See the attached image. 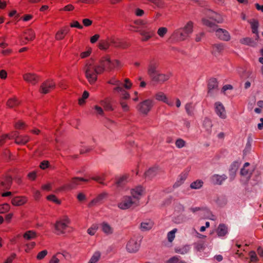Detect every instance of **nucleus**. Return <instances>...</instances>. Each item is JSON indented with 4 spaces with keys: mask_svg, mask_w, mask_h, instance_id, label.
<instances>
[{
    "mask_svg": "<svg viewBox=\"0 0 263 263\" xmlns=\"http://www.w3.org/2000/svg\"><path fill=\"white\" fill-rule=\"evenodd\" d=\"M121 66L118 60L111 61L109 56L102 57L98 65H95L92 61L88 62L85 67L86 78L90 84H94L97 80V75L105 70L110 71Z\"/></svg>",
    "mask_w": 263,
    "mask_h": 263,
    "instance_id": "f257e3e1",
    "label": "nucleus"
},
{
    "mask_svg": "<svg viewBox=\"0 0 263 263\" xmlns=\"http://www.w3.org/2000/svg\"><path fill=\"white\" fill-rule=\"evenodd\" d=\"M159 66L158 63L151 60L147 66V74L151 81L155 84H162L168 81L172 75L170 73H161L157 69Z\"/></svg>",
    "mask_w": 263,
    "mask_h": 263,
    "instance_id": "f03ea898",
    "label": "nucleus"
},
{
    "mask_svg": "<svg viewBox=\"0 0 263 263\" xmlns=\"http://www.w3.org/2000/svg\"><path fill=\"white\" fill-rule=\"evenodd\" d=\"M193 23L191 21L187 23L183 28H179L174 31L171 38L176 41H184L186 40L193 32Z\"/></svg>",
    "mask_w": 263,
    "mask_h": 263,
    "instance_id": "7ed1b4c3",
    "label": "nucleus"
},
{
    "mask_svg": "<svg viewBox=\"0 0 263 263\" xmlns=\"http://www.w3.org/2000/svg\"><path fill=\"white\" fill-rule=\"evenodd\" d=\"M70 220L67 216L57 221L54 224V233L57 235L65 234L69 229Z\"/></svg>",
    "mask_w": 263,
    "mask_h": 263,
    "instance_id": "20e7f679",
    "label": "nucleus"
},
{
    "mask_svg": "<svg viewBox=\"0 0 263 263\" xmlns=\"http://www.w3.org/2000/svg\"><path fill=\"white\" fill-rule=\"evenodd\" d=\"M139 204V201L135 200L130 196H124L118 203V207L122 210H126L130 208H135Z\"/></svg>",
    "mask_w": 263,
    "mask_h": 263,
    "instance_id": "39448f33",
    "label": "nucleus"
},
{
    "mask_svg": "<svg viewBox=\"0 0 263 263\" xmlns=\"http://www.w3.org/2000/svg\"><path fill=\"white\" fill-rule=\"evenodd\" d=\"M88 179H85L81 177H74L72 178L70 182L66 183L60 187L58 189V191H70L76 189L78 185L81 184V182L82 181L88 182Z\"/></svg>",
    "mask_w": 263,
    "mask_h": 263,
    "instance_id": "423d86ee",
    "label": "nucleus"
},
{
    "mask_svg": "<svg viewBox=\"0 0 263 263\" xmlns=\"http://www.w3.org/2000/svg\"><path fill=\"white\" fill-rule=\"evenodd\" d=\"M153 106V101L150 99L145 100L137 106V109L141 114L146 115Z\"/></svg>",
    "mask_w": 263,
    "mask_h": 263,
    "instance_id": "0eeeda50",
    "label": "nucleus"
},
{
    "mask_svg": "<svg viewBox=\"0 0 263 263\" xmlns=\"http://www.w3.org/2000/svg\"><path fill=\"white\" fill-rule=\"evenodd\" d=\"M214 109L216 115L220 118L225 119L227 118V113L225 107L220 102H216L214 104Z\"/></svg>",
    "mask_w": 263,
    "mask_h": 263,
    "instance_id": "6e6552de",
    "label": "nucleus"
},
{
    "mask_svg": "<svg viewBox=\"0 0 263 263\" xmlns=\"http://www.w3.org/2000/svg\"><path fill=\"white\" fill-rule=\"evenodd\" d=\"M55 84L52 80H47L41 86L40 92L42 93H47L55 88Z\"/></svg>",
    "mask_w": 263,
    "mask_h": 263,
    "instance_id": "1a4fd4ad",
    "label": "nucleus"
},
{
    "mask_svg": "<svg viewBox=\"0 0 263 263\" xmlns=\"http://www.w3.org/2000/svg\"><path fill=\"white\" fill-rule=\"evenodd\" d=\"M12 178L9 176L0 178V190L9 189L11 185Z\"/></svg>",
    "mask_w": 263,
    "mask_h": 263,
    "instance_id": "9d476101",
    "label": "nucleus"
},
{
    "mask_svg": "<svg viewBox=\"0 0 263 263\" xmlns=\"http://www.w3.org/2000/svg\"><path fill=\"white\" fill-rule=\"evenodd\" d=\"M215 31L216 36L220 40L225 41H228L230 40V35L226 30L219 28L216 29Z\"/></svg>",
    "mask_w": 263,
    "mask_h": 263,
    "instance_id": "9b49d317",
    "label": "nucleus"
},
{
    "mask_svg": "<svg viewBox=\"0 0 263 263\" xmlns=\"http://www.w3.org/2000/svg\"><path fill=\"white\" fill-rule=\"evenodd\" d=\"M139 246V244L137 241L133 239H131L127 243L126 249L129 253H135L138 250Z\"/></svg>",
    "mask_w": 263,
    "mask_h": 263,
    "instance_id": "f8f14e48",
    "label": "nucleus"
},
{
    "mask_svg": "<svg viewBox=\"0 0 263 263\" xmlns=\"http://www.w3.org/2000/svg\"><path fill=\"white\" fill-rule=\"evenodd\" d=\"M144 189L142 186H138L135 187L134 189H133L131 190V194L132 195V197L135 200H137L139 201V199L142 194L143 193Z\"/></svg>",
    "mask_w": 263,
    "mask_h": 263,
    "instance_id": "ddd939ff",
    "label": "nucleus"
},
{
    "mask_svg": "<svg viewBox=\"0 0 263 263\" xmlns=\"http://www.w3.org/2000/svg\"><path fill=\"white\" fill-rule=\"evenodd\" d=\"M24 80L32 84H35L39 81V78L35 74L27 73L23 75Z\"/></svg>",
    "mask_w": 263,
    "mask_h": 263,
    "instance_id": "4468645a",
    "label": "nucleus"
},
{
    "mask_svg": "<svg viewBox=\"0 0 263 263\" xmlns=\"http://www.w3.org/2000/svg\"><path fill=\"white\" fill-rule=\"evenodd\" d=\"M114 92H117L120 95L121 100H127L130 98L129 93L125 90L122 86L115 87L113 89Z\"/></svg>",
    "mask_w": 263,
    "mask_h": 263,
    "instance_id": "2eb2a0df",
    "label": "nucleus"
},
{
    "mask_svg": "<svg viewBox=\"0 0 263 263\" xmlns=\"http://www.w3.org/2000/svg\"><path fill=\"white\" fill-rule=\"evenodd\" d=\"M16 135L14 136L13 138L15 139V143L17 144L24 145L28 142L30 140V138L27 135H17V132H14Z\"/></svg>",
    "mask_w": 263,
    "mask_h": 263,
    "instance_id": "dca6fc26",
    "label": "nucleus"
},
{
    "mask_svg": "<svg viewBox=\"0 0 263 263\" xmlns=\"http://www.w3.org/2000/svg\"><path fill=\"white\" fill-rule=\"evenodd\" d=\"M139 33L142 36L141 41L143 42H146L148 41L155 35V31L153 30L146 31L141 29Z\"/></svg>",
    "mask_w": 263,
    "mask_h": 263,
    "instance_id": "f3484780",
    "label": "nucleus"
},
{
    "mask_svg": "<svg viewBox=\"0 0 263 263\" xmlns=\"http://www.w3.org/2000/svg\"><path fill=\"white\" fill-rule=\"evenodd\" d=\"M107 193H102L98 195L95 198L93 199L89 203V206L91 207L102 203L103 199L107 197Z\"/></svg>",
    "mask_w": 263,
    "mask_h": 263,
    "instance_id": "a211bd4d",
    "label": "nucleus"
},
{
    "mask_svg": "<svg viewBox=\"0 0 263 263\" xmlns=\"http://www.w3.org/2000/svg\"><path fill=\"white\" fill-rule=\"evenodd\" d=\"M155 99L158 101H162L167 104L168 106H173L174 105L173 102L168 100L166 96L162 92L157 93L155 95Z\"/></svg>",
    "mask_w": 263,
    "mask_h": 263,
    "instance_id": "6ab92c4d",
    "label": "nucleus"
},
{
    "mask_svg": "<svg viewBox=\"0 0 263 263\" xmlns=\"http://www.w3.org/2000/svg\"><path fill=\"white\" fill-rule=\"evenodd\" d=\"M227 179V176L226 175H219L215 174L211 177V180L213 184L217 185H221L222 182Z\"/></svg>",
    "mask_w": 263,
    "mask_h": 263,
    "instance_id": "aec40b11",
    "label": "nucleus"
},
{
    "mask_svg": "<svg viewBox=\"0 0 263 263\" xmlns=\"http://www.w3.org/2000/svg\"><path fill=\"white\" fill-rule=\"evenodd\" d=\"M218 87V83L216 78H211L209 80L208 87V93L212 94L213 90H217Z\"/></svg>",
    "mask_w": 263,
    "mask_h": 263,
    "instance_id": "412c9836",
    "label": "nucleus"
},
{
    "mask_svg": "<svg viewBox=\"0 0 263 263\" xmlns=\"http://www.w3.org/2000/svg\"><path fill=\"white\" fill-rule=\"evenodd\" d=\"M27 198L25 196L15 197L11 200L12 204L14 206H21L26 203Z\"/></svg>",
    "mask_w": 263,
    "mask_h": 263,
    "instance_id": "4be33fe9",
    "label": "nucleus"
},
{
    "mask_svg": "<svg viewBox=\"0 0 263 263\" xmlns=\"http://www.w3.org/2000/svg\"><path fill=\"white\" fill-rule=\"evenodd\" d=\"M216 233L218 237H224L228 233V227L224 224L221 223L218 226Z\"/></svg>",
    "mask_w": 263,
    "mask_h": 263,
    "instance_id": "5701e85b",
    "label": "nucleus"
},
{
    "mask_svg": "<svg viewBox=\"0 0 263 263\" xmlns=\"http://www.w3.org/2000/svg\"><path fill=\"white\" fill-rule=\"evenodd\" d=\"M69 29L68 27H64L59 30L55 34V38L57 40H63L65 35L69 32Z\"/></svg>",
    "mask_w": 263,
    "mask_h": 263,
    "instance_id": "b1692460",
    "label": "nucleus"
},
{
    "mask_svg": "<svg viewBox=\"0 0 263 263\" xmlns=\"http://www.w3.org/2000/svg\"><path fill=\"white\" fill-rule=\"evenodd\" d=\"M101 227L102 232L106 235H111L114 232V229L106 222L101 223Z\"/></svg>",
    "mask_w": 263,
    "mask_h": 263,
    "instance_id": "393cba45",
    "label": "nucleus"
},
{
    "mask_svg": "<svg viewBox=\"0 0 263 263\" xmlns=\"http://www.w3.org/2000/svg\"><path fill=\"white\" fill-rule=\"evenodd\" d=\"M35 36L34 31L31 29H28L24 31V38L27 41L33 40Z\"/></svg>",
    "mask_w": 263,
    "mask_h": 263,
    "instance_id": "a878e982",
    "label": "nucleus"
},
{
    "mask_svg": "<svg viewBox=\"0 0 263 263\" xmlns=\"http://www.w3.org/2000/svg\"><path fill=\"white\" fill-rule=\"evenodd\" d=\"M100 104L104 109L107 111H112L114 108L112 106L110 101L108 99H105L100 102Z\"/></svg>",
    "mask_w": 263,
    "mask_h": 263,
    "instance_id": "bb28decb",
    "label": "nucleus"
},
{
    "mask_svg": "<svg viewBox=\"0 0 263 263\" xmlns=\"http://www.w3.org/2000/svg\"><path fill=\"white\" fill-rule=\"evenodd\" d=\"M250 166L249 162H246L243 165V168H241L240 174L242 176L250 177L252 174V170L249 169L248 167Z\"/></svg>",
    "mask_w": 263,
    "mask_h": 263,
    "instance_id": "cd10ccee",
    "label": "nucleus"
},
{
    "mask_svg": "<svg viewBox=\"0 0 263 263\" xmlns=\"http://www.w3.org/2000/svg\"><path fill=\"white\" fill-rule=\"evenodd\" d=\"M36 237V232L32 230L27 231L23 234V238L27 240L35 239Z\"/></svg>",
    "mask_w": 263,
    "mask_h": 263,
    "instance_id": "c85d7f7f",
    "label": "nucleus"
},
{
    "mask_svg": "<svg viewBox=\"0 0 263 263\" xmlns=\"http://www.w3.org/2000/svg\"><path fill=\"white\" fill-rule=\"evenodd\" d=\"M15 135V133H12L11 134H5L1 136L0 137V146H3L7 139H13Z\"/></svg>",
    "mask_w": 263,
    "mask_h": 263,
    "instance_id": "c756f323",
    "label": "nucleus"
},
{
    "mask_svg": "<svg viewBox=\"0 0 263 263\" xmlns=\"http://www.w3.org/2000/svg\"><path fill=\"white\" fill-rule=\"evenodd\" d=\"M157 171V169L155 167L149 168L144 173L145 178L148 179L152 178L156 175Z\"/></svg>",
    "mask_w": 263,
    "mask_h": 263,
    "instance_id": "7c9ffc66",
    "label": "nucleus"
},
{
    "mask_svg": "<svg viewBox=\"0 0 263 263\" xmlns=\"http://www.w3.org/2000/svg\"><path fill=\"white\" fill-rule=\"evenodd\" d=\"M202 22L203 25L212 29V30H210V31L216 29L217 26L213 22L206 18H203Z\"/></svg>",
    "mask_w": 263,
    "mask_h": 263,
    "instance_id": "2f4dec72",
    "label": "nucleus"
},
{
    "mask_svg": "<svg viewBox=\"0 0 263 263\" xmlns=\"http://www.w3.org/2000/svg\"><path fill=\"white\" fill-rule=\"evenodd\" d=\"M101 253L100 251H96L91 257L88 263H97L101 258Z\"/></svg>",
    "mask_w": 263,
    "mask_h": 263,
    "instance_id": "473e14b6",
    "label": "nucleus"
},
{
    "mask_svg": "<svg viewBox=\"0 0 263 263\" xmlns=\"http://www.w3.org/2000/svg\"><path fill=\"white\" fill-rule=\"evenodd\" d=\"M188 174L187 172H183L179 175V179L174 185V186L177 187L181 185L186 179Z\"/></svg>",
    "mask_w": 263,
    "mask_h": 263,
    "instance_id": "72a5a7b5",
    "label": "nucleus"
},
{
    "mask_svg": "<svg viewBox=\"0 0 263 263\" xmlns=\"http://www.w3.org/2000/svg\"><path fill=\"white\" fill-rule=\"evenodd\" d=\"M153 226V222L149 220L146 222H143L141 223V229L143 231H147L152 228Z\"/></svg>",
    "mask_w": 263,
    "mask_h": 263,
    "instance_id": "f704fd0d",
    "label": "nucleus"
},
{
    "mask_svg": "<svg viewBox=\"0 0 263 263\" xmlns=\"http://www.w3.org/2000/svg\"><path fill=\"white\" fill-rule=\"evenodd\" d=\"M240 43L251 46H253L255 44L254 41L250 37L242 38L240 40Z\"/></svg>",
    "mask_w": 263,
    "mask_h": 263,
    "instance_id": "c9c22d12",
    "label": "nucleus"
},
{
    "mask_svg": "<svg viewBox=\"0 0 263 263\" xmlns=\"http://www.w3.org/2000/svg\"><path fill=\"white\" fill-rule=\"evenodd\" d=\"M203 182L201 180H197L190 184V187L193 189H199L203 185Z\"/></svg>",
    "mask_w": 263,
    "mask_h": 263,
    "instance_id": "e433bc0d",
    "label": "nucleus"
},
{
    "mask_svg": "<svg viewBox=\"0 0 263 263\" xmlns=\"http://www.w3.org/2000/svg\"><path fill=\"white\" fill-rule=\"evenodd\" d=\"M19 103L18 100L15 97H14L9 99L7 104L9 107H13L18 105Z\"/></svg>",
    "mask_w": 263,
    "mask_h": 263,
    "instance_id": "4c0bfd02",
    "label": "nucleus"
},
{
    "mask_svg": "<svg viewBox=\"0 0 263 263\" xmlns=\"http://www.w3.org/2000/svg\"><path fill=\"white\" fill-rule=\"evenodd\" d=\"M250 24L251 25L252 31L253 33L256 34L258 35V22L256 20H253L250 22Z\"/></svg>",
    "mask_w": 263,
    "mask_h": 263,
    "instance_id": "58836bf2",
    "label": "nucleus"
},
{
    "mask_svg": "<svg viewBox=\"0 0 263 263\" xmlns=\"http://www.w3.org/2000/svg\"><path fill=\"white\" fill-rule=\"evenodd\" d=\"M89 97V92L87 91H84L82 97L79 100V104L82 105L85 103V100Z\"/></svg>",
    "mask_w": 263,
    "mask_h": 263,
    "instance_id": "ea45409f",
    "label": "nucleus"
},
{
    "mask_svg": "<svg viewBox=\"0 0 263 263\" xmlns=\"http://www.w3.org/2000/svg\"><path fill=\"white\" fill-rule=\"evenodd\" d=\"M98 228V227L97 224H93L91 227L88 229L87 233L91 236L94 235L96 233Z\"/></svg>",
    "mask_w": 263,
    "mask_h": 263,
    "instance_id": "a19ab883",
    "label": "nucleus"
},
{
    "mask_svg": "<svg viewBox=\"0 0 263 263\" xmlns=\"http://www.w3.org/2000/svg\"><path fill=\"white\" fill-rule=\"evenodd\" d=\"M91 52H92L91 48L90 47H88L87 48L86 51L82 52L80 54V56L81 59H84V58H87L90 55Z\"/></svg>",
    "mask_w": 263,
    "mask_h": 263,
    "instance_id": "79ce46f5",
    "label": "nucleus"
},
{
    "mask_svg": "<svg viewBox=\"0 0 263 263\" xmlns=\"http://www.w3.org/2000/svg\"><path fill=\"white\" fill-rule=\"evenodd\" d=\"M177 231L176 229H174L171 231L169 232L167 234V237L168 241L172 242V241L174 240L175 236V233Z\"/></svg>",
    "mask_w": 263,
    "mask_h": 263,
    "instance_id": "37998d69",
    "label": "nucleus"
},
{
    "mask_svg": "<svg viewBox=\"0 0 263 263\" xmlns=\"http://www.w3.org/2000/svg\"><path fill=\"white\" fill-rule=\"evenodd\" d=\"M109 84L116 86V87L122 86V84L119 80H116L115 78H112L107 82Z\"/></svg>",
    "mask_w": 263,
    "mask_h": 263,
    "instance_id": "c03bdc74",
    "label": "nucleus"
},
{
    "mask_svg": "<svg viewBox=\"0 0 263 263\" xmlns=\"http://www.w3.org/2000/svg\"><path fill=\"white\" fill-rule=\"evenodd\" d=\"M175 145L179 148H182L185 145V141L181 138H179L176 141Z\"/></svg>",
    "mask_w": 263,
    "mask_h": 263,
    "instance_id": "a18cd8bd",
    "label": "nucleus"
},
{
    "mask_svg": "<svg viewBox=\"0 0 263 263\" xmlns=\"http://www.w3.org/2000/svg\"><path fill=\"white\" fill-rule=\"evenodd\" d=\"M10 209V205L8 203H4L0 205V213H5Z\"/></svg>",
    "mask_w": 263,
    "mask_h": 263,
    "instance_id": "49530a36",
    "label": "nucleus"
},
{
    "mask_svg": "<svg viewBox=\"0 0 263 263\" xmlns=\"http://www.w3.org/2000/svg\"><path fill=\"white\" fill-rule=\"evenodd\" d=\"M148 1L155 4L156 6L159 8H162L164 6V3L163 0H147Z\"/></svg>",
    "mask_w": 263,
    "mask_h": 263,
    "instance_id": "de8ad7c7",
    "label": "nucleus"
},
{
    "mask_svg": "<svg viewBox=\"0 0 263 263\" xmlns=\"http://www.w3.org/2000/svg\"><path fill=\"white\" fill-rule=\"evenodd\" d=\"M167 32V29L166 27H160L158 29L157 33L161 37H163Z\"/></svg>",
    "mask_w": 263,
    "mask_h": 263,
    "instance_id": "09e8293b",
    "label": "nucleus"
},
{
    "mask_svg": "<svg viewBox=\"0 0 263 263\" xmlns=\"http://www.w3.org/2000/svg\"><path fill=\"white\" fill-rule=\"evenodd\" d=\"M47 200L51 201L57 204H60L61 203V201L54 195H50L48 196L47 197Z\"/></svg>",
    "mask_w": 263,
    "mask_h": 263,
    "instance_id": "8fccbe9b",
    "label": "nucleus"
},
{
    "mask_svg": "<svg viewBox=\"0 0 263 263\" xmlns=\"http://www.w3.org/2000/svg\"><path fill=\"white\" fill-rule=\"evenodd\" d=\"M249 256L250 260L252 262H256L258 261V258L255 252L252 251L249 252Z\"/></svg>",
    "mask_w": 263,
    "mask_h": 263,
    "instance_id": "3c124183",
    "label": "nucleus"
},
{
    "mask_svg": "<svg viewBox=\"0 0 263 263\" xmlns=\"http://www.w3.org/2000/svg\"><path fill=\"white\" fill-rule=\"evenodd\" d=\"M180 258V257L179 256H174L168 259L166 263H178Z\"/></svg>",
    "mask_w": 263,
    "mask_h": 263,
    "instance_id": "603ef678",
    "label": "nucleus"
},
{
    "mask_svg": "<svg viewBox=\"0 0 263 263\" xmlns=\"http://www.w3.org/2000/svg\"><path fill=\"white\" fill-rule=\"evenodd\" d=\"M47 253L48 252L46 250H44L40 252L36 256L37 259L41 260L43 259L47 255Z\"/></svg>",
    "mask_w": 263,
    "mask_h": 263,
    "instance_id": "864d4df0",
    "label": "nucleus"
},
{
    "mask_svg": "<svg viewBox=\"0 0 263 263\" xmlns=\"http://www.w3.org/2000/svg\"><path fill=\"white\" fill-rule=\"evenodd\" d=\"M128 29L130 31L139 32H140V30H141V29H140V28L139 26L135 25L134 24V25H130L128 26Z\"/></svg>",
    "mask_w": 263,
    "mask_h": 263,
    "instance_id": "5fc2aeb1",
    "label": "nucleus"
},
{
    "mask_svg": "<svg viewBox=\"0 0 263 263\" xmlns=\"http://www.w3.org/2000/svg\"><path fill=\"white\" fill-rule=\"evenodd\" d=\"M70 26L72 28H77L79 29H83V27L77 21H74L70 23Z\"/></svg>",
    "mask_w": 263,
    "mask_h": 263,
    "instance_id": "6e6d98bb",
    "label": "nucleus"
},
{
    "mask_svg": "<svg viewBox=\"0 0 263 263\" xmlns=\"http://www.w3.org/2000/svg\"><path fill=\"white\" fill-rule=\"evenodd\" d=\"M120 104L124 111H128L129 110V107L125 102L121 100L120 101Z\"/></svg>",
    "mask_w": 263,
    "mask_h": 263,
    "instance_id": "4d7b16f0",
    "label": "nucleus"
},
{
    "mask_svg": "<svg viewBox=\"0 0 263 263\" xmlns=\"http://www.w3.org/2000/svg\"><path fill=\"white\" fill-rule=\"evenodd\" d=\"M124 82H125V84H124L123 86L125 89H129L132 88L133 84L131 82V81L129 80V79H128V78L125 79L124 80Z\"/></svg>",
    "mask_w": 263,
    "mask_h": 263,
    "instance_id": "13d9d810",
    "label": "nucleus"
},
{
    "mask_svg": "<svg viewBox=\"0 0 263 263\" xmlns=\"http://www.w3.org/2000/svg\"><path fill=\"white\" fill-rule=\"evenodd\" d=\"M185 110L188 115H191L192 114L193 109H192V103H187L185 105Z\"/></svg>",
    "mask_w": 263,
    "mask_h": 263,
    "instance_id": "bf43d9fd",
    "label": "nucleus"
},
{
    "mask_svg": "<svg viewBox=\"0 0 263 263\" xmlns=\"http://www.w3.org/2000/svg\"><path fill=\"white\" fill-rule=\"evenodd\" d=\"M35 246V242H31L29 243H27L26 245V248L25 251L26 252H29L32 249H33Z\"/></svg>",
    "mask_w": 263,
    "mask_h": 263,
    "instance_id": "052dcab7",
    "label": "nucleus"
},
{
    "mask_svg": "<svg viewBox=\"0 0 263 263\" xmlns=\"http://www.w3.org/2000/svg\"><path fill=\"white\" fill-rule=\"evenodd\" d=\"M49 166V162L48 161L44 160L40 163V167L42 170H45Z\"/></svg>",
    "mask_w": 263,
    "mask_h": 263,
    "instance_id": "680f3d73",
    "label": "nucleus"
},
{
    "mask_svg": "<svg viewBox=\"0 0 263 263\" xmlns=\"http://www.w3.org/2000/svg\"><path fill=\"white\" fill-rule=\"evenodd\" d=\"M134 24L140 28V26H145L146 24V22L142 20H137L134 21Z\"/></svg>",
    "mask_w": 263,
    "mask_h": 263,
    "instance_id": "e2e57ef3",
    "label": "nucleus"
},
{
    "mask_svg": "<svg viewBox=\"0 0 263 263\" xmlns=\"http://www.w3.org/2000/svg\"><path fill=\"white\" fill-rule=\"evenodd\" d=\"M128 177L126 175L123 176L121 177H120L118 181H117L116 183L118 186L121 185L123 182L126 181Z\"/></svg>",
    "mask_w": 263,
    "mask_h": 263,
    "instance_id": "0e129e2a",
    "label": "nucleus"
},
{
    "mask_svg": "<svg viewBox=\"0 0 263 263\" xmlns=\"http://www.w3.org/2000/svg\"><path fill=\"white\" fill-rule=\"evenodd\" d=\"M195 248H196V250H197L199 251L203 250L205 248L204 243L202 242L196 243L195 244Z\"/></svg>",
    "mask_w": 263,
    "mask_h": 263,
    "instance_id": "69168bd1",
    "label": "nucleus"
},
{
    "mask_svg": "<svg viewBox=\"0 0 263 263\" xmlns=\"http://www.w3.org/2000/svg\"><path fill=\"white\" fill-rule=\"evenodd\" d=\"M16 257V254L15 253L11 254L6 260L4 263H12L13 260Z\"/></svg>",
    "mask_w": 263,
    "mask_h": 263,
    "instance_id": "338daca9",
    "label": "nucleus"
},
{
    "mask_svg": "<svg viewBox=\"0 0 263 263\" xmlns=\"http://www.w3.org/2000/svg\"><path fill=\"white\" fill-rule=\"evenodd\" d=\"M83 24L85 27H89L92 24V21L88 18H84L82 20Z\"/></svg>",
    "mask_w": 263,
    "mask_h": 263,
    "instance_id": "774afa93",
    "label": "nucleus"
}]
</instances>
